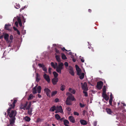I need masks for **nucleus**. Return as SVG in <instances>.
Masks as SVG:
<instances>
[{
	"mask_svg": "<svg viewBox=\"0 0 126 126\" xmlns=\"http://www.w3.org/2000/svg\"><path fill=\"white\" fill-rule=\"evenodd\" d=\"M102 96L103 97L106 101H107L109 99V97L106 94H102Z\"/></svg>",
	"mask_w": 126,
	"mask_h": 126,
	"instance_id": "f3484780",
	"label": "nucleus"
},
{
	"mask_svg": "<svg viewBox=\"0 0 126 126\" xmlns=\"http://www.w3.org/2000/svg\"><path fill=\"white\" fill-rule=\"evenodd\" d=\"M43 77L48 83L50 82V79L49 76L48 75H47L46 74H45L43 75Z\"/></svg>",
	"mask_w": 126,
	"mask_h": 126,
	"instance_id": "39448f33",
	"label": "nucleus"
},
{
	"mask_svg": "<svg viewBox=\"0 0 126 126\" xmlns=\"http://www.w3.org/2000/svg\"><path fill=\"white\" fill-rule=\"evenodd\" d=\"M77 72V74L78 75H79V73H81V69L79 68L76 70Z\"/></svg>",
	"mask_w": 126,
	"mask_h": 126,
	"instance_id": "79ce46f5",
	"label": "nucleus"
},
{
	"mask_svg": "<svg viewBox=\"0 0 126 126\" xmlns=\"http://www.w3.org/2000/svg\"><path fill=\"white\" fill-rule=\"evenodd\" d=\"M16 32H17V34L18 35H20V33L19 31L18 30L16 31Z\"/></svg>",
	"mask_w": 126,
	"mask_h": 126,
	"instance_id": "69168bd1",
	"label": "nucleus"
},
{
	"mask_svg": "<svg viewBox=\"0 0 126 126\" xmlns=\"http://www.w3.org/2000/svg\"><path fill=\"white\" fill-rule=\"evenodd\" d=\"M76 99L74 96H69L67 98L66 101V104L67 105H72L73 101H76Z\"/></svg>",
	"mask_w": 126,
	"mask_h": 126,
	"instance_id": "f03ea898",
	"label": "nucleus"
},
{
	"mask_svg": "<svg viewBox=\"0 0 126 126\" xmlns=\"http://www.w3.org/2000/svg\"><path fill=\"white\" fill-rule=\"evenodd\" d=\"M64 65L66 67H68V63L67 62H65L64 63Z\"/></svg>",
	"mask_w": 126,
	"mask_h": 126,
	"instance_id": "5fc2aeb1",
	"label": "nucleus"
},
{
	"mask_svg": "<svg viewBox=\"0 0 126 126\" xmlns=\"http://www.w3.org/2000/svg\"><path fill=\"white\" fill-rule=\"evenodd\" d=\"M79 75H78V76H79V78L81 80L82 79L84 78V73H82L81 74L80 73H79Z\"/></svg>",
	"mask_w": 126,
	"mask_h": 126,
	"instance_id": "5701e85b",
	"label": "nucleus"
},
{
	"mask_svg": "<svg viewBox=\"0 0 126 126\" xmlns=\"http://www.w3.org/2000/svg\"><path fill=\"white\" fill-rule=\"evenodd\" d=\"M37 86H35L32 89V93L33 94H35L37 93Z\"/></svg>",
	"mask_w": 126,
	"mask_h": 126,
	"instance_id": "a878e982",
	"label": "nucleus"
},
{
	"mask_svg": "<svg viewBox=\"0 0 126 126\" xmlns=\"http://www.w3.org/2000/svg\"><path fill=\"white\" fill-rule=\"evenodd\" d=\"M11 26V25L10 24H5L4 27V29L7 30H10V27Z\"/></svg>",
	"mask_w": 126,
	"mask_h": 126,
	"instance_id": "dca6fc26",
	"label": "nucleus"
},
{
	"mask_svg": "<svg viewBox=\"0 0 126 126\" xmlns=\"http://www.w3.org/2000/svg\"><path fill=\"white\" fill-rule=\"evenodd\" d=\"M55 58L57 61L59 62H60L61 61V60L60 57V55H57L55 56Z\"/></svg>",
	"mask_w": 126,
	"mask_h": 126,
	"instance_id": "aec40b11",
	"label": "nucleus"
},
{
	"mask_svg": "<svg viewBox=\"0 0 126 126\" xmlns=\"http://www.w3.org/2000/svg\"><path fill=\"white\" fill-rule=\"evenodd\" d=\"M69 73L72 76H74V71L73 70V68L70 66H69Z\"/></svg>",
	"mask_w": 126,
	"mask_h": 126,
	"instance_id": "6e6552de",
	"label": "nucleus"
},
{
	"mask_svg": "<svg viewBox=\"0 0 126 126\" xmlns=\"http://www.w3.org/2000/svg\"><path fill=\"white\" fill-rule=\"evenodd\" d=\"M4 34V38L5 40L7 42H9V41L8 39L9 37V35L7 33H3Z\"/></svg>",
	"mask_w": 126,
	"mask_h": 126,
	"instance_id": "1a4fd4ad",
	"label": "nucleus"
},
{
	"mask_svg": "<svg viewBox=\"0 0 126 126\" xmlns=\"http://www.w3.org/2000/svg\"><path fill=\"white\" fill-rule=\"evenodd\" d=\"M28 113L30 115H31L32 114V108H31L30 109H29V110H28Z\"/></svg>",
	"mask_w": 126,
	"mask_h": 126,
	"instance_id": "2f4dec72",
	"label": "nucleus"
},
{
	"mask_svg": "<svg viewBox=\"0 0 126 126\" xmlns=\"http://www.w3.org/2000/svg\"><path fill=\"white\" fill-rule=\"evenodd\" d=\"M50 64L51 66L53 67L54 69H56V67L55 65V64L53 62H52Z\"/></svg>",
	"mask_w": 126,
	"mask_h": 126,
	"instance_id": "e433bc0d",
	"label": "nucleus"
},
{
	"mask_svg": "<svg viewBox=\"0 0 126 126\" xmlns=\"http://www.w3.org/2000/svg\"><path fill=\"white\" fill-rule=\"evenodd\" d=\"M52 68H49L48 69V72L49 74H51V70Z\"/></svg>",
	"mask_w": 126,
	"mask_h": 126,
	"instance_id": "6e6d98bb",
	"label": "nucleus"
},
{
	"mask_svg": "<svg viewBox=\"0 0 126 126\" xmlns=\"http://www.w3.org/2000/svg\"><path fill=\"white\" fill-rule=\"evenodd\" d=\"M17 102V100L16 99L14 100L13 103L12 102L11 103H9L8 105L10 106L7 112V116H9V117L11 118L10 119L15 121L16 119L15 116H16L17 112L15 110H11L12 108L14 109L15 105V104Z\"/></svg>",
	"mask_w": 126,
	"mask_h": 126,
	"instance_id": "f257e3e1",
	"label": "nucleus"
},
{
	"mask_svg": "<svg viewBox=\"0 0 126 126\" xmlns=\"http://www.w3.org/2000/svg\"><path fill=\"white\" fill-rule=\"evenodd\" d=\"M58 67L61 68H63V66L64 65L63 64L62 62H59V63Z\"/></svg>",
	"mask_w": 126,
	"mask_h": 126,
	"instance_id": "cd10ccee",
	"label": "nucleus"
},
{
	"mask_svg": "<svg viewBox=\"0 0 126 126\" xmlns=\"http://www.w3.org/2000/svg\"><path fill=\"white\" fill-rule=\"evenodd\" d=\"M42 120V119L40 118H38L36 122L39 123Z\"/></svg>",
	"mask_w": 126,
	"mask_h": 126,
	"instance_id": "8fccbe9b",
	"label": "nucleus"
},
{
	"mask_svg": "<svg viewBox=\"0 0 126 126\" xmlns=\"http://www.w3.org/2000/svg\"><path fill=\"white\" fill-rule=\"evenodd\" d=\"M56 71L60 74H61V70L62 69V68L60 67H57L56 68Z\"/></svg>",
	"mask_w": 126,
	"mask_h": 126,
	"instance_id": "412c9836",
	"label": "nucleus"
},
{
	"mask_svg": "<svg viewBox=\"0 0 126 126\" xmlns=\"http://www.w3.org/2000/svg\"><path fill=\"white\" fill-rule=\"evenodd\" d=\"M25 121L27 122H29L31 120V118L27 116H26L25 117Z\"/></svg>",
	"mask_w": 126,
	"mask_h": 126,
	"instance_id": "c9c22d12",
	"label": "nucleus"
},
{
	"mask_svg": "<svg viewBox=\"0 0 126 126\" xmlns=\"http://www.w3.org/2000/svg\"><path fill=\"white\" fill-rule=\"evenodd\" d=\"M97 124V122L95 121L94 122V126H96Z\"/></svg>",
	"mask_w": 126,
	"mask_h": 126,
	"instance_id": "13d9d810",
	"label": "nucleus"
},
{
	"mask_svg": "<svg viewBox=\"0 0 126 126\" xmlns=\"http://www.w3.org/2000/svg\"><path fill=\"white\" fill-rule=\"evenodd\" d=\"M4 36V34H3V35L0 36V39H2L3 38Z\"/></svg>",
	"mask_w": 126,
	"mask_h": 126,
	"instance_id": "338daca9",
	"label": "nucleus"
},
{
	"mask_svg": "<svg viewBox=\"0 0 126 126\" xmlns=\"http://www.w3.org/2000/svg\"><path fill=\"white\" fill-rule=\"evenodd\" d=\"M68 119L69 121L72 123H75V120L74 118L72 116H70L68 117Z\"/></svg>",
	"mask_w": 126,
	"mask_h": 126,
	"instance_id": "ddd939ff",
	"label": "nucleus"
},
{
	"mask_svg": "<svg viewBox=\"0 0 126 126\" xmlns=\"http://www.w3.org/2000/svg\"><path fill=\"white\" fill-rule=\"evenodd\" d=\"M83 94H84V95L86 96H88V94L87 92L85 91H83Z\"/></svg>",
	"mask_w": 126,
	"mask_h": 126,
	"instance_id": "c03bdc74",
	"label": "nucleus"
},
{
	"mask_svg": "<svg viewBox=\"0 0 126 126\" xmlns=\"http://www.w3.org/2000/svg\"><path fill=\"white\" fill-rule=\"evenodd\" d=\"M31 102H29V104L27 106V107L26 108V110H29V109H30V107L31 106Z\"/></svg>",
	"mask_w": 126,
	"mask_h": 126,
	"instance_id": "473e14b6",
	"label": "nucleus"
},
{
	"mask_svg": "<svg viewBox=\"0 0 126 126\" xmlns=\"http://www.w3.org/2000/svg\"><path fill=\"white\" fill-rule=\"evenodd\" d=\"M62 59L63 60H65L67 59V58L66 57L65 55L63 53H61Z\"/></svg>",
	"mask_w": 126,
	"mask_h": 126,
	"instance_id": "72a5a7b5",
	"label": "nucleus"
},
{
	"mask_svg": "<svg viewBox=\"0 0 126 126\" xmlns=\"http://www.w3.org/2000/svg\"><path fill=\"white\" fill-rule=\"evenodd\" d=\"M17 21H18V23L20 22H21V19L19 17H18L17 18Z\"/></svg>",
	"mask_w": 126,
	"mask_h": 126,
	"instance_id": "4d7b16f0",
	"label": "nucleus"
},
{
	"mask_svg": "<svg viewBox=\"0 0 126 126\" xmlns=\"http://www.w3.org/2000/svg\"><path fill=\"white\" fill-rule=\"evenodd\" d=\"M41 86H38L37 87V91L38 93L40 94L41 92Z\"/></svg>",
	"mask_w": 126,
	"mask_h": 126,
	"instance_id": "c756f323",
	"label": "nucleus"
},
{
	"mask_svg": "<svg viewBox=\"0 0 126 126\" xmlns=\"http://www.w3.org/2000/svg\"><path fill=\"white\" fill-rule=\"evenodd\" d=\"M80 60L81 61L82 63L84 62V60L83 59V58H82H82H80Z\"/></svg>",
	"mask_w": 126,
	"mask_h": 126,
	"instance_id": "0e129e2a",
	"label": "nucleus"
},
{
	"mask_svg": "<svg viewBox=\"0 0 126 126\" xmlns=\"http://www.w3.org/2000/svg\"><path fill=\"white\" fill-rule=\"evenodd\" d=\"M56 71L60 74H61V70L62 69V68L60 67H57L56 68Z\"/></svg>",
	"mask_w": 126,
	"mask_h": 126,
	"instance_id": "4be33fe9",
	"label": "nucleus"
},
{
	"mask_svg": "<svg viewBox=\"0 0 126 126\" xmlns=\"http://www.w3.org/2000/svg\"><path fill=\"white\" fill-rule=\"evenodd\" d=\"M55 118L57 120H59L61 117L58 114H55Z\"/></svg>",
	"mask_w": 126,
	"mask_h": 126,
	"instance_id": "7c9ffc66",
	"label": "nucleus"
},
{
	"mask_svg": "<svg viewBox=\"0 0 126 126\" xmlns=\"http://www.w3.org/2000/svg\"><path fill=\"white\" fill-rule=\"evenodd\" d=\"M74 114L75 115H77V116H79V113L76 112L74 111L73 112Z\"/></svg>",
	"mask_w": 126,
	"mask_h": 126,
	"instance_id": "3c124183",
	"label": "nucleus"
},
{
	"mask_svg": "<svg viewBox=\"0 0 126 126\" xmlns=\"http://www.w3.org/2000/svg\"><path fill=\"white\" fill-rule=\"evenodd\" d=\"M103 84V83L102 81H99L97 82L96 87L99 89L100 90L102 88Z\"/></svg>",
	"mask_w": 126,
	"mask_h": 126,
	"instance_id": "20e7f679",
	"label": "nucleus"
},
{
	"mask_svg": "<svg viewBox=\"0 0 126 126\" xmlns=\"http://www.w3.org/2000/svg\"><path fill=\"white\" fill-rule=\"evenodd\" d=\"M106 110L108 114H109L112 115L113 114V112L110 109L107 108Z\"/></svg>",
	"mask_w": 126,
	"mask_h": 126,
	"instance_id": "9b49d317",
	"label": "nucleus"
},
{
	"mask_svg": "<svg viewBox=\"0 0 126 126\" xmlns=\"http://www.w3.org/2000/svg\"><path fill=\"white\" fill-rule=\"evenodd\" d=\"M56 107L55 105H54L53 107H51L49 111H54L55 110H56Z\"/></svg>",
	"mask_w": 126,
	"mask_h": 126,
	"instance_id": "a211bd4d",
	"label": "nucleus"
},
{
	"mask_svg": "<svg viewBox=\"0 0 126 126\" xmlns=\"http://www.w3.org/2000/svg\"><path fill=\"white\" fill-rule=\"evenodd\" d=\"M26 6H24V7H22L20 9V12L21 11L23 10H24Z\"/></svg>",
	"mask_w": 126,
	"mask_h": 126,
	"instance_id": "bf43d9fd",
	"label": "nucleus"
},
{
	"mask_svg": "<svg viewBox=\"0 0 126 126\" xmlns=\"http://www.w3.org/2000/svg\"><path fill=\"white\" fill-rule=\"evenodd\" d=\"M42 68L43 70L45 71L46 73H47V69L46 67H45V66H43Z\"/></svg>",
	"mask_w": 126,
	"mask_h": 126,
	"instance_id": "a18cd8bd",
	"label": "nucleus"
},
{
	"mask_svg": "<svg viewBox=\"0 0 126 126\" xmlns=\"http://www.w3.org/2000/svg\"><path fill=\"white\" fill-rule=\"evenodd\" d=\"M53 74L54 75V78H57L58 76V74L55 71H54L53 72Z\"/></svg>",
	"mask_w": 126,
	"mask_h": 126,
	"instance_id": "f704fd0d",
	"label": "nucleus"
},
{
	"mask_svg": "<svg viewBox=\"0 0 126 126\" xmlns=\"http://www.w3.org/2000/svg\"><path fill=\"white\" fill-rule=\"evenodd\" d=\"M15 24L16 25V26L17 27L18 26V22L17 21H16L15 23Z\"/></svg>",
	"mask_w": 126,
	"mask_h": 126,
	"instance_id": "052dcab7",
	"label": "nucleus"
},
{
	"mask_svg": "<svg viewBox=\"0 0 126 126\" xmlns=\"http://www.w3.org/2000/svg\"><path fill=\"white\" fill-rule=\"evenodd\" d=\"M66 109L67 111H70L71 110V108L69 107H67L66 108Z\"/></svg>",
	"mask_w": 126,
	"mask_h": 126,
	"instance_id": "09e8293b",
	"label": "nucleus"
},
{
	"mask_svg": "<svg viewBox=\"0 0 126 126\" xmlns=\"http://www.w3.org/2000/svg\"><path fill=\"white\" fill-rule=\"evenodd\" d=\"M68 90L69 91L71 92L72 93L74 94L75 93V91L74 90H72L71 88H69V89Z\"/></svg>",
	"mask_w": 126,
	"mask_h": 126,
	"instance_id": "c85d7f7f",
	"label": "nucleus"
},
{
	"mask_svg": "<svg viewBox=\"0 0 126 126\" xmlns=\"http://www.w3.org/2000/svg\"><path fill=\"white\" fill-rule=\"evenodd\" d=\"M103 93L102 94H106V86H103Z\"/></svg>",
	"mask_w": 126,
	"mask_h": 126,
	"instance_id": "58836bf2",
	"label": "nucleus"
},
{
	"mask_svg": "<svg viewBox=\"0 0 126 126\" xmlns=\"http://www.w3.org/2000/svg\"><path fill=\"white\" fill-rule=\"evenodd\" d=\"M79 105L80 107L81 108H83L85 106L84 104H82L81 103H79Z\"/></svg>",
	"mask_w": 126,
	"mask_h": 126,
	"instance_id": "864d4df0",
	"label": "nucleus"
},
{
	"mask_svg": "<svg viewBox=\"0 0 126 126\" xmlns=\"http://www.w3.org/2000/svg\"><path fill=\"white\" fill-rule=\"evenodd\" d=\"M38 65L39 66V67H42V68H43V66H44V65H43L41 63H39L38 64Z\"/></svg>",
	"mask_w": 126,
	"mask_h": 126,
	"instance_id": "603ef678",
	"label": "nucleus"
},
{
	"mask_svg": "<svg viewBox=\"0 0 126 126\" xmlns=\"http://www.w3.org/2000/svg\"><path fill=\"white\" fill-rule=\"evenodd\" d=\"M9 121L10 122V124H7V126H13L15 122V121L10 119L9 120Z\"/></svg>",
	"mask_w": 126,
	"mask_h": 126,
	"instance_id": "4468645a",
	"label": "nucleus"
},
{
	"mask_svg": "<svg viewBox=\"0 0 126 126\" xmlns=\"http://www.w3.org/2000/svg\"><path fill=\"white\" fill-rule=\"evenodd\" d=\"M44 91L47 96L49 97H50V93L51 91L49 89L47 88H45L44 89Z\"/></svg>",
	"mask_w": 126,
	"mask_h": 126,
	"instance_id": "7ed1b4c3",
	"label": "nucleus"
},
{
	"mask_svg": "<svg viewBox=\"0 0 126 126\" xmlns=\"http://www.w3.org/2000/svg\"><path fill=\"white\" fill-rule=\"evenodd\" d=\"M81 87L83 91H87L88 90L87 83L86 82H85L84 84L82 85Z\"/></svg>",
	"mask_w": 126,
	"mask_h": 126,
	"instance_id": "423d86ee",
	"label": "nucleus"
},
{
	"mask_svg": "<svg viewBox=\"0 0 126 126\" xmlns=\"http://www.w3.org/2000/svg\"><path fill=\"white\" fill-rule=\"evenodd\" d=\"M66 95H68V96H74L72 94L69 92L66 93Z\"/></svg>",
	"mask_w": 126,
	"mask_h": 126,
	"instance_id": "de8ad7c7",
	"label": "nucleus"
},
{
	"mask_svg": "<svg viewBox=\"0 0 126 126\" xmlns=\"http://www.w3.org/2000/svg\"><path fill=\"white\" fill-rule=\"evenodd\" d=\"M75 66H76V70H77V69H78L80 68H79V67L77 65H75Z\"/></svg>",
	"mask_w": 126,
	"mask_h": 126,
	"instance_id": "680f3d73",
	"label": "nucleus"
},
{
	"mask_svg": "<svg viewBox=\"0 0 126 126\" xmlns=\"http://www.w3.org/2000/svg\"><path fill=\"white\" fill-rule=\"evenodd\" d=\"M36 76V81L37 82H39L40 80V79L39 78L40 77V75L38 73H37Z\"/></svg>",
	"mask_w": 126,
	"mask_h": 126,
	"instance_id": "b1692460",
	"label": "nucleus"
},
{
	"mask_svg": "<svg viewBox=\"0 0 126 126\" xmlns=\"http://www.w3.org/2000/svg\"><path fill=\"white\" fill-rule=\"evenodd\" d=\"M79 122L81 125H87V121L83 119H81L80 120Z\"/></svg>",
	"mask_w": 126,
	"mask_h": 126,
	"instance_id": "2eb2a0df",
	"label": "nucleus"
},
{
	"mask_svg": "<svg viewBox=\"0 0 126 126\" xmlns=\"http://www.w3.org/2000/svg\"><path fill=\"white\" fill-rule=\"evenodd\" d=\"M57 91H53L51 93V96L52 97L55 96V95L57 94Z\"/></svg>",
	"mask_w": 126,
	"mask_h": 126,
	"instance_id": "4c0bfd02",
	"label": "nucleus"
},
{
	"mask_svg": "<svg viewBox=\"0 0 126 126\" xmlns=\"http://www.w3.org/2000/svg\"><path fill=\"white\" fill-rule=\"evenodd\" d=\"M33 98V94H31L29 96V97L28 98V100H29L30 99H32Z\"/></svg>",
	"mask_w": 126,
	"mask_h": 126,
	"instance_id": "a19ab883",
	"label": "nucleus"
},
{
	"mask_svg": "<svg viewBox=\"0 0 126 126\" xmlns=\"http://www.w3.org/2000/svg\"><path fill=\"white\" fill-rule=\"evenodd\" d=\"M63 122L65 126H69L68 125L69 124V122L68 120L66 119H65L63 120Z\"/></svg>",
	"mask_w": 126,
	"mask_h": 126,
	"instance_id": "6ab92c4d",
	"label": "nucleus"
},
{
	"mask_svg": "<svg viewBox=\"0 0 126 126\" xmlns=\"http://www.w3.org/2000/svg\"><path fill=\"white\" fill-rule=\"evenodd\" d=\"M28 104V102H27L26 103L24 104H21L20 105V108L21 109H23L25 110L26 109V107L27 106Z\"/></svg>",
	"mask_w": 126,
	"mask_h": 126,
	"instance_id": "0eeeda50",
	"label": "nucleus"
},
{
	"mask_svg": "<svg viewBox=\"0 0 126 126\" xmlns=\"http://www.w3.org/2000/svg\"><path fill=\"white\" fill-rule=\"evenodd\" d=\"M61 49L63 51H64V50H65L66 49H65L64 47H63V48H62Z\"/></svg>",
	"mask_w": 126,
	"mask_h": 126,
	"instance_id": "774afa93",
	"label": "nucleus"
},
{
	"mask_svg": "<svg viewBox=\"0 0 126 126\" xmlns=\"http://www.w3.org/2000/svg\"><path fill=\"white\" fill-rule=\"evenodd\" d=\"M58 79L57 78H54L52 79V81L53 84L54 85L56 84L58 82Z\"/></svg>",
	"mask_w": 126,
	"mask_h": 126,
	"instance_id": "f8f14e48",
	"label": "nucleus"
},
{
	"mask_svg": "<svg viewBox=\"0 0 126 126\" xmlns=\"http://www.w3.org/2000/svg\"><path fill=\"white\" fill-rule=\"evenodd\" d=\"M15 7L17 9H18L20 8V5L18 3H16L14 4Z\"/></svg>",
	"mask_w": 126,
	"mask_h": 126,
	"instance_id": "bb28decb",
	"label": "nucleus"
},
{
	"mask_svg": "<svg viewBox=\"0 0 126 126\" xmlns=\"http://www.w3.org/2000/svg\"><path fill=\"white\" fill-rule=\"evenodd\" d=\"M59 99L58 98H56L55 99V101L56 102H57L59 101Z\"/></svg>",
	"mask_w": 126,
	"mask_h": 126,
	"instance_id": "e2e57ef3",
	"label": "nucleus"
},
{
	"mask_svg": "<svg viewBox=\"0 0 126 126\" xmlns=\"http://www.w3.org/2000/svg\"><path fill=\"white\" fill-rule=\"evenodd\" d=\"M9 38L11 40V41H9V42H10V43L12 42L13 39V35H11L9 37Z\"/></svg>",
	"mask_w": 126,
	"mask_h": 126,
	"instance_id": "ea45409f",
	"label": "nucleus"
},
{
	"mask_svg": "<svg viewBox=\"0 0 126 126\" xmlns=\"http://www.w3.org/2000/svg\"><path fill=\"white\" fill-rule=\"evenodd\" d=\"M56 110H58V112L62 113H63V111L62 109V106H56Z\"/></svg>",
	"mask_w": 126,
	"mask_h": 126,
	"instance_id": "9d476101",
	"label": "nucleus"
},
{
	"mask_svg": "<svg viewBox=\"0 0 126 126\" xmlns=\"http://www.w3.org/2000/svg\"><path fill=\"white\" fill-rule=\"evenodd\" d=\"M113 98H110L109 100V103L110 105H112V101Z\"/></svg>",
	"mask_w": 126,
	"mask_h": 126,
	"instance_id": "49530a36",
	"label": "nucleus"
},
{
	"mask_svg": "<svg viewBox=\"0 0 126 126\" xmlns=\"http://www.w3.org/2000/svg\"><path fill=\"white\" fill-rule=\"evenodd\" d=\"M61 87H60V90L62 91H63L65 89V86L64 85H63L62 84H61Z\"/></svg>",
	"mask_w": 126,
	"mask_h": 126,
	"instance_id": "393cba45",
	"label": "nucleus"
},
{
	"mask_svg": "<svg viewBox=\"0 0 126 126\" xmlns=\"http://www.w3.org/2000/svg\"><path fill=\"white\" fill-rule=\"evenodd\" d=\"M55 52L57 54H60V52L56 48H55Z\"/></svg>",
	"mask_w": 126,
	"mask_h": 126,
	"instance_id": "37998d69",
	"label": "nucleus"
}]
</instances>
